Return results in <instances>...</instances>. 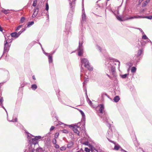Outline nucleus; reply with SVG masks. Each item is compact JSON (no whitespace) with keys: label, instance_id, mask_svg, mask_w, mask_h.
Here are the masks:
<instances>
[{"label":"nucleus","instance_id":"obj_1","mask_svg":"<svg viewBox=\"0 0 152 152\" xmlns=\"http://www.w3.org/2000/svg\"><path fill=\"white\" fill-rule=\"evenodd\" d=\"M81 66L83 64L84 65L85 67L90 70H93V68L90 66L88 61L87 59L83 58L81 59Z\"/></svg>","mask_w":152,"mask_h":152},{"label":"nucleus","instance_id":"obj_2","mask_svg":"<svg viewBox=\"0 0 152 152\" xmlns=\"http://www.w3.org/2000/svg\"><path fill=\"white\" fill-rule=\"evenodd\" d=\"M69 127H72L74 132L77 134V135H79V130H80V128L79 126L77 125H69Z\"/></svg>","mask_w":152,"mask_h":152},{"label":"nucleus","instance_id":"obj_3","mask_svg":"<svg viewBox=\"0 0 152 152\" xmlns=\"http://www.w3.org/2000/svg\"><path fill=\"white\" fill-rule=\"evenodd\" d=\"M8 40L7 38H5V40L4 41V53H7L9 50L10 45H9L7 42Z\"/></svg>","mask_w":152,"mask_h":152},{"label":"nucleus","instance_id":"obj_4","mask_svg":"<svg viewBox=\"0 0 152 152\" xmlns=\"http://www.w3.org/2000/svg\"><path fill=\"white\" fill-rule=\"evenodd\" d=\"M41 137L40 136H37L34 137V138L32 139V143L34 144H35L37 143V140L41 139Z\"/></svg>","mask_w":152,"mask_h":152},{"label":"nucleus","instance_id":"obj_5","mask_svg":"<svg viewBox=\"0 0 152 152\" xmlns=\"http://www.w3.org/2000/svg\"><path fill=\"white\" fill-rule=\"evenodd\" d=\"M38 12V7H37L35 8L34 9V12L33 14L32 15V17H35L37 15Z\"/></svg>","mask_w":152,"mask_h":152},{"label":"nucleus","instance_id":"obj_6","mask_svg":"<svg viewBox=\"0 0 152 152\" xmlns=\"http://www.w3.org/2000/svg\"><path fill=\"white\" fill-rule=\"evenodd\" d=\"M11 36H9V38H12V37H18L19 36V34L16 32H13L11 34Z\"/></svg>","mask_w":152,"mask_h":152},{"label":"nucleus","instance_id":"obj_7","mask_svg":"<svg viewBox=\"0 0 152 152\" xmlns=\"http://www.w3.org/2000/svg\"><path fill=\"white\" fill-rule=\"evenodd\" d=\"M99 106L100 107L99 111L100 113L102 114L104 111V106L103 104H99Z\"/></svg>","mask_w":152,"mask_h":152},{"label":"nucleus","instance_id":"obj_8","mask_svg":"<svg viewBox=\"0 0 152 152\" xmlns=\"http://www.w3.org/2000/svg\"><path fill=\"white\" fill-rule=\"evenodd\" d=\"M142 17L141 16H140V15H137V16H133L132 17H129V18H126V20H128L129 19H133L134 18H141Z\"/></svg>","mask_w":152,"mask_h":152},{"label":"nucleus","instance_id":"obj_9","mask_svg":"<svg viewBox=\"0 0 152 152\" xmlns=\"http://www.w3.org/2000/svg\"><path fill=\"white\" fill-rule=\"evenodd\" d=\"M120 97L118 96H116L114 98L113 100L115 102H118L120 100Z\"/></svg>","mask_w":152,"mask_h":152},{"label":"nucleus","instance_id":"obj_10","mask_svg":"<svg viewBox=\"0 0 152 152\" xmlns=\"http://www.w3.org/2000/svg\"><path fill=\"white\" fill-rule=\"evenodd\" d=\"M150 1V0H146L145 1H144L142 5V7H145L147 4L148 2Z\"/></svg>","mask_w":152,"mask_h":152},{"label":"nucleus","instance_id":"obj_11","mask_svg":"<svg viewBox=\"0 0 152 152\" xmlns=\"http://www.w3.org/2000/svg\"><path fill=\"white\" fill-rule=\"evenodd\" d=\"M96 150H97L94 147L91 146V147L90 151H91L92 152H94L95 151H96Z\"/></svg>","mask_w":152,"mask_h":152},{"label":"nucleus","instance_id":"obj_12","mask_svg":"<svg viewBox=\"0 0 152 152\" xmlns=\"http://www.w3.org/2000/svg\"><path fill=\"white\" fill-rule=\"evenodd\" d=\"M48 57L49 62L50 63H52L53 61L52 57L50 55H49Z\"/></svg>","mask_w":152,"mask_h":152},{"label":"nucleus","instance_id":"obj_13","mask_svg":"<svg viewBox=\"0 0 152 152\" xmlns=\"http://www.w3.org/2000/svg\"><path fill=\"white\" fill-rule=\"evenodd\" d=\"M37 88V86L36 84H33L31 85V88L33 90H35Z\"/></svg>","mask_w":152,"mask_h":152},{"label":"nucleus","instance_id":"obj_14","mask_svg":"<svg viewBox=\"0 0 152 152\" xmlns=\"http://www.w3.org/2000/svg\"><path fill=\"white\" fill-rule=\"evenodd\" d=\"M82 18L83 20H86V15L85 13H83L82 15Z\"/></svg>","mask_w":152,"mask_h":152},{"label":"nucleus","instance_id":"obj_15","mask_svg":"<svg viewBox=\"0 0 152 152\" xmlns=\"http://www.w3.org/2000/svg\"><path fill=\"white\" fill-rule=\"evenodd\" d=\"M34 23V22L33 21H31L30 22H29L28 23L27 26L28 27H29L30 26L32 25Z\"/></svg>","mask_w":152,"mask_h":152},{"label":"nucleus","instance_id":"obj_16","mask_svg":"<svg viewBox=\"0 0 152 152\" xmlns=\"http://www.w3.org/2000/svg\"><path fill=\"white\" fill-rule=\"evenodd\" d=\"M136 70V68L134 66H133L132 67V68L131 69V72H135Z\"/></svg>","mask_w":152,"mask_h":152},{"label":"nucleus","instance_id":"obj_17","mask_svg":"<svg viewBox=\"0 0 152 152\" xmlns=\"http://www.w3.org/2000/svg\"><path fill=\"white\" fill-rule=\"evenodd\" d=\"M37 0H34L32 4V6L35 7L37 5Z\"/></svg>","mask_w":152,"mask_h":152},{"label":"nucleus","instance_id":"obj_18","mask_svg":"<svg viewBox=\"0 0 152 152\" xmlns=\"http://www.w3.org/2000/svg\"><path fill=\"white\" fill-rule=\"evenodd\" d=\"M83 50H79L78 52V55L79 56H82L83 54Z\"/></svg>","mask_w":152,"mask_h":152},{"label":"nucleus","instance_id":"obj_19","mask_svg":"<svg viewBox=\"0 0 152 152\" xmlns=\"http://www.w3.org/2000/svg\"><path fill=\"white\" fill-rule=\"evenodd\" d=\"M120 148V146L118 145H115L114 149L116 150H118Z\"/></svg>","mask_w":152,"mask_h":152},{"label":"nucleus","instance_id":"obj_20","mask_svg":"<svg viewBox=\"0 0 152 152\" xmlns=\"http://www.w3.org/2000/svg\"><path fill=\"white\" fill-rule=\"evenodd\" d=\"M25 18L24 17H23L21 18L20 22L21 23H23L24 22V21L25 20Z\"/></svg>","mask_w":152,"mask_h":152},{"label":"nucleus","instance_id":"obj_21","mask_svg":"<svg viewBox=\"0 0 152 152\" xmlns=\"http://www.w3.org/2000/svg\"><path fill=\"white\" fill-rule=\"evenodd\" d=\"M60 149L61 151H64L66 149V148L65 146H64L61 147Z\"/></svg>","mask_w":152,"mask_h":152},{"label":"nucleus","instance_id":"obj_22","mask_svg":"<svg viewBox=\"0 0 152 152\" xmlns=\"http://www.w3.org/2000/svg\"><path fill=\"white\" fill-rule=\"evenodd\" d=\"M89 102L90 104L91 105V106H92L94 108H95V107H96V106L93 105V103H92L91 102V101L89 100Z\"/></svg>","mask_w":152,"mask_h":152},{"label":"nucleus","instance_id":"obj_23","mask_svg":"<svg viewBox=\"0 0 152 152\" xmlns=\"http://www.w3.org/2000/svg\"><path fill=\"white\" fill-rule=\"evenodd\" d=\"M84 151L86 152H90V149L88 148H85L84 149Z\"/></svg>","mask_w":152,"mask_h":152},{"label":"nucleus","instance_id":"obj_24","mask_svg":"<svg viewBox=\"0 0 152 152\" xmlns=\"http://www.w3.org/2000/svg\"><path fill=\"white\" fill-rule=\"evenodd\" d=\"M49 9V6L48 3L46 4V9L47 11H48Z\"/></svg>","mask_w":152,"mask_h":152},{"label":"nucleus","instance_id":"obj_25","mask_svg":"<svg viewBox=\"0 0 152 152\" xmlns=\"http://www.w3.org/2000/svg\"><path fill=\"white\" fill-rule=\"evenodd\" d=\"M127 75H128L127 74H124V75H121V77L122 78H126V76H127Z\"/></svg>","mask_w":152,"mask_h":152},{"label":"nucleus","instance_id":"obj_26","mask_svg":"<svg viewBox=\"0 0 152 152\" xmlns=\"http://www.w3.org/2000/svg\"><path fill=\"white\" fill-rule=\"evenodd\" d=\"M59 133H56L55 134L54 137L55 138H57L59 136Z\"/></svg>","mask_w":152,"mask_h":152},{"label":"nucleus","instance_id":"obj_27","mask_svg":"<svg viewBox=\"0 0 152 152\" xmlns=\"http://www.w3.org/2000/svg\"><path fill=\"white\" fill-rule=\"evenodd\" d=\"M142 38L144 39H148V37L147 36L145 35H143L142 37Z\"/></svg>","mask_w":152,"mask_h":152},{"label":"nucleus","instance_id":"obj_28","mask_svg":"<svg viewBox=\"0 0 152 152\" xmlns=\"http://www.w3.org/2000/svg\"><path fill=\"white\" fill-rule=\"evenodd\" d=\"M144 18H148L149 19H152V15H150V16H146Z\"/></svg>","mask_w":152,"mask_h":152},{"label":"nucleus","instance_id":"obj_29","mask_svg":"<svg viewBox=\"0 0 152 152\" xmlns=\"http://www.w3.org/2000/svg\"><path fill=\"white\" fill-rule=\"evenodd\" d=\"M3 99L2 97H1L0 98V105H1L3 102Z\"/></svg>","mask_w":152,"mask_h":152},{"label":"nucleus","instance_id":"obj_30","mask_svg":"<svg viewBox=\"0 0 152 152\" xmlns=\"http://www.w3.org/2000/svg\"><path fill=\"white\" fill-rule=\"evenodd\" d=\"M62 132L64 133H68V131L66 130H65V129H64V130H62Z\"/></svg>","mask_w":152,"mask_h":152},{"label":"nucleus","instance_id":"obj_31","mask_svg":"<svg viewBox=\"0 0 152 152\" xmlns=\"http://www.w3.org/2000/svg\"><path fill=\"white\" fill-rule=\"evenodd\" d=\"M56 142H57L56 140L55 139H53L52 140V142L53 144H54L55 145V144L56 143Z\"/></svg>","mask_w":152,"mask_h":152},{"label":"nucleus","instance_id":"obj_32","mask_svg":"<svg viewBox=\"0 0 152 152\" xmlns=\"http://www.w3.org/2000/svg\"><path fill=\"white\" fill-rule=\"evenodd\" d=\"M54 147L56 148H58L60 147L58 145L56 144V143L55 144Z\"/></svg>","mask_w":152,"mask_h":152},{"label":"nucleus","instance_id":"obj_33","mask_svg":"<svg viewBox=\"0 0 152 152\" xmlns=\"http://www.w3.org/2000/svg\"><path fill=\"white\" fill-rule=\"evenodd\" d=\"M22 26V25H20L18 26L17 27V28L16 29V30H18L20 28H21Z\"/></svg>","mask_w":152,"mask_h":152},{"label":"nucleus","instance_id":"obj_34","mask_svg":"<svg viewBox=\"0 0 152 152\" xmlns=\"http://www.w3.org/2000/svg\"><path fill=\"white\" fill-rule=\"evenodd\" d=\"M54 128H55L54 126H51L50 128V130L52 131V130H53Z\"/></svg>","mask_w":152,"mask_h":152},{"label":"nucleus","instance_id":"obj_35","mask_svg":"<svg viewBox=\"0 0 152 152\" xmlns=\"http://www.w3.org/2000/svg\"><path fill=\"white\" fill-rule=\"evenodd\" d=\"M2 12H4L5 14H7V11L6 10H2Z\"/></svg>","mask_w":152,"mask_h":152},{"label":"nucleus","instance_id":"obj_36","mask_svg":"<svg viewBox=\"0 0 152 152\" xmlns=\"http://www.w3.org/2000/svg\"><path fill=\"white\" fill-rule=\"evenodd\" d=\"M81 100H82V103H81L83 104L84 103V99H83V98H81Z\"/></svg>","mask_w":152,"mask_h":152},{"label":"nucleus","instance_id":"obj_37","mask_svg":"<svg viewBox=\"0 0 152 152\" xmlns=\"http://www.w3.org/2000/svg\"><path fill=\"white\" fill-rule=\"evenodd\" d=\"M117 18L118 20H119L120 21H123V20L121 19V18L120 17H117Z\"/></svg>","mask_w":152,"mask_h":152},{"label":"nucleus","instance_id":"obj_38","mask_svg":"<svg viewBox=\"0 0 152 152\" xmlns=\"http://www.w3.org/2000/svg\"><path fill=\"white\" fill-rule=\"evenodd\" d=\"M143 0H139V4H140Z\"/></svg>","mask_w":152,"mask_h":152},{"label":"nucleus","instance_id":"obj_39","mask_svg":"<svg viewBox=\"0 0 152 152\" xmlns=\"http://www.w3.org/2000/svg\"><path fill=\"white\" fill-rule=\"evenodd\" d=\"M80 112L83 115H84V113L83 112H82V111H80Z\"/></svg>","mask_w":152,"mask_h":152},{"label":"nucleus","instance_id":"obj_40","mask_svg":"<svg viewBox=\"0 0 152 152\" xmlns=\"http://www.w3.org/2000/svg\"><path fill=\"white\" fill-rule=\"evenodd\" d=\"M32 78L34 80H35L36 79V78L35 77V75H33L32 76Z\"/></svg>","mask_w":152,"mask_h":152},{"label":"nucleus","instance_id":"obj_41","mask_svg":"<svg viewBox=\"0 0 152 152\" xmlns=\"http://www.w3.org/2000/svg\"><path fill=\"white\" fill-rule=\"evenodd\" d=\"M88 142H84L85 145H88Z\"/></svg>","mask_w":152,"mask_h":152},{"label":"nucleus","instance_id":"obj_42","mask_svg":"<svg viewBox=\"0 0 152 152\" xmlns=\"http://www.w3.org/2000/svg\"><path fill=\"white\" fill-rule=\"evenodd\" d=\"M2 31V27L0 26V31Z\"/></svg>","mask_w":152,"mask_h":152},{"label":"nucleus","instance_id":"obj_43","mask_svg":"<svg viewBox=\"0 0 152 152\" xmlns=\"http://www.w3.org/2000/svg\"><path fill=\"white\" fill-rule=\"evenodd\" d=\"M105 95L106 96L107 95V94H102V96L103 97L104 96H105Z\"/></svg>","mask_w":152,"mask_h":152},{"label":"nucleus","instance_id":"obj_44","mask_svg":"<svg viewBox=\"0 0 152 152\" xmlns=\"http://www.w3.org/2000/svg\"><path fill=\"white\" fill-rule=\"evenodd\" d=\"M69 144L70 145H73V143L72 142H70Z\"/></svg>","mask_w":152,"mask_h":152},{"label":"nucleus","instance_id":"obj_45","mask_svg":"<svg viewBox=\"0 0 152 152\" xmlns=\"http://www.w3.org/2000/svg\"><path fill=\"white\" fill-rule=\"evenodd\" d=\"M17 118H15V121H15V122H17Z\"/></svg>","mask_w":152,"mask_h":152},{"label":"nucleus","instance_id":"obj_46","mask_svg":"<svg viewBox=\"0 0 152 152\" xmlns=\"http://www.w3.org/2000/svg\"><path fill=\"white\" fill-rule=\"evenodd\" d=\"M77 152H82V151H81V150H80L77 151Z\"/></svg>","mask_w":152,"mask_h":152},{"label":"nucleus","instance_id":"obj_47","mask_svg":"<svg viewBox=\"0 0 152 152\" xmlns=\"http://www.w3.org/2000/svg\"><path fill=\"white\" fill-rule=\"evenodd\" d=\"M99 152L98 151H97V150H96V151H95V152Z\"/></svg>","mask_w":152,"mask_h":152},{"label":"nucleus","instance_id":"obj_48","mask_svg":"<svg viewBox=\"0 0 152 152\" xmlns=\"http://www.w3.org/2000/svg\"><path fill=\"white\" fill-rule=\"evenodd\" d=\"M110 0H107V1H109Z\"/></svg>","mask_w":152,"mask_h":152}]
</instances>
